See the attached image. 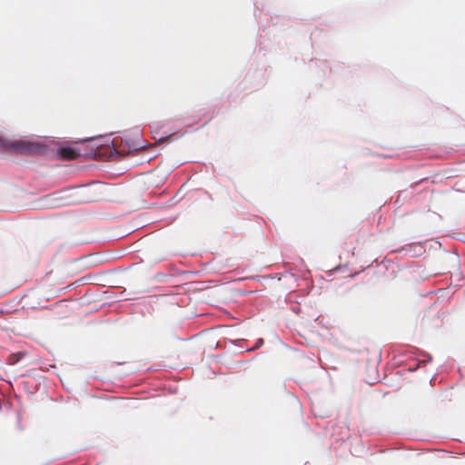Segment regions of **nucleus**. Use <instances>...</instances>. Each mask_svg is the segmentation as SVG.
I'll return each instance as SVG.
<instances>
[{
  "instance_id": "f257e3e1",
  "label": "nucleus",
  "mask_w": 465,
  "mask_h": 465,
  "mask_svg": "<svg viewBox=\"0 0 465 465\" xmlns=\"http://www.w3.org/2000/svg\"><path fill=\"white\" fill-rule=\"evenodd\" d=\"M0 149L3 151L13 152L21 154H35L41 153L44 149L42 145L23 139L9 140L0 137Z\"/></svg>"
},
{
  "instance_id": "f03ea898",
  "label": "nucleus",
  "mask_w": 465,
  "mask_h": 465,
  "mask_svg": "<svg viewBox=\"0 0 465 465\" xmlns=\"http://www.w3.org/2000/svg\"><path fill=\"white\" fill-rule=\"evenodd\" d=\"M59 155L63 159L72 160L80 155L79 152L70 147H64L59 150Z\"/></svg>"
},
{
  "instance_id": "7ed1b4c3",
  "label": "nucleus",
  "mask_w": 465,
  "mask_h": 465,
  "mask_svg": "<svg viewBox=\"0 0 465 465\" xmlns=\"http://www.w3.org/2000/svg\"><path fill=\"white\" fill-rule=\"evenodd\" d=\"M123 399H114L109 401V407H125Z\"/></svg>"
}]
</instances>
